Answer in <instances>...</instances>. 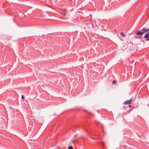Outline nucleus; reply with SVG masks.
<instances>
[{"label":"nucleus","mask_w":149,"mask_h":149,"mask_svg":"<svg viewBox=\"0 0 149 149\" xmlns=\"http://www.w3.org/2000/svg\"><path fill=\"white\" fill-rule=\"evenodd\" d=\"M149 31V28L143 27L141 30L138 31L136 33V34L138 36H141L144 33Z\"/></svg>","instance_id":"obj_1"},{"label":"nucleus","mask_w":149,"mask_h":149,"mask_svg":"<svg viewBox=\"0 0 149 149\" xmlns=\"http://www.w3.org/2000/svg\"><path fill=\"white\" fill-rule=\"evenodd\" d=\"M144 36V38L146 39V41L149 40V32H148Z\"/></svg>","instance_id":"obj_2"},{"label":"nucleus","mask_w":149,"mask_h":149,"mask_svg":"<svg viewBox=\"0 0 149 149\" xmlns=\"http://www.w3.org/2000/svg\"><path fill=\"white\" fill-rule=\"evenodd\" d=\"M132 99L131 98L130 100H127L125 101L123 103V104H131L132 101Z\"/></svg>","instance_id":"obj_3"},{"label":"nucleus","mask_w":149,"mask_h":149,"mask_svg":"<svg viewBox=\"0 0 149 149\" xmlns=\"http://www.w3.org/2000/svg\"><path fill=\"white\" fill-rule=\"evenodd\" d=\"M120 35L121 36H123V37H125V34L123 32H121L120 33Z\"/></svg>","instance_id":"obj_4"},{"label":"nucleus","mask_w":149,"mask_h":149,"mask_svg":"<svg viewBox=\"0 0 149 149\" xmlns=\"http://www.w3.org/2000/svg\"><path fill=\"white\" fill-rule=\"evenodd\" d=\"M73 147L72 146H70L68 147V149H73Z\"/></svg>","instance_id":"obj_5"},{"label":"nucleus","mask_w":149,"mask_h":149,"mask_svg":"<svg viewBox=\"0 0 149 149\" xmlns=\"http://www.w3.org/2000/svg\"><path fill=\"white\" fill-rule=\"evenodd\" d=\"M116 81H115V80H113V81H112V83H113V84H116Z\"/></svg>","instance_id":"obj_6"},{"label":"nucleus","mask_w":149,"mask_h":149,"mask_svg":"<svg viewBox=\"0 0 149 149\" xmlns=\"http://www.w3.org/2000/svg\"><path fill=\"white\" fill-rule=\"evenodd\" d=\"M21 98L23 99H24V97L23 95H22L21 96Z\"/></svg>","instance_id":"obj_7"},{"label":"nucleus","mask_w":149,"mask_h":149,"mask_svg":"<svg viewBox=\"0 0 149 149\" xmlns=\"http://www.w3.org/2000/svg\"><path fill=\"white\" fill-rule=\"evenodd\" d=\"M90 24V23H86L85 24H86V25H88V24Z\"/></svg>","instance_id":"obj_8"},{"label":"nucleus","mask_w":149,"mask_h":149,"mask_svg":"<svg viewBox=\"0 0 149 149\" xmlns=\"http://www.w3.org/2000/svg\"><path fill=\"white\" fill-rule=\"evenodd\" d=\"M102 144L103 146H104V143L102 142Z\"/></svg>","instance_id":"obj_9"},{"label":"nucleus","mask_w":149,"mask_h":149,"mask_svg":"<svg viewBox=\"0 0 149 149\" xmlns=\"http://www.w3.org/2000/svg\"><path fill=\"white\" fill-rule=\"evenodd\" d=\"M63 15L64 16H65L66 15V14L65 13H64Z\"/></svg>","instance_id":"obj_10"},{"label":"nucleus","mask_w":149,"mask_h":149,"mask_svg":"<svg viewBox=\"0 0 149 149\" xmlns=\"http://www.w3.org/2000/svg\"><path fill=\"white\" fill-rule=\"evenodd\" d=\"M135 38H138L137 37H136V36H135Z\"/></svg>","instance_id":"obj_11"},{"label":"nucleus","mask_w":149,"mask_h":149,"mask_svg":"<svg viewBox=\"0 0 149 149\" xmlns=\"http://www.w3.org/2000/svg\"><path fill=\"white\" fill-rule=\"evenodd\" d=\"M131 105H129V107H131Z\"/></svg>","instance_id":"obj_12"},{"label":"nucleus","mask_w":149,"mask_h":149,"mask_svg":"<svg viewBox=\"0 0 149 149\" xmlns=\"http://www.w3.org/2000/svg\"><path fill=\"white\" fill-rule=\"evenodd\" d=\"M73 142H74V141H72V142L73 143Z\"/></svg>","instance_id":"obj_13"}]
</instances>
